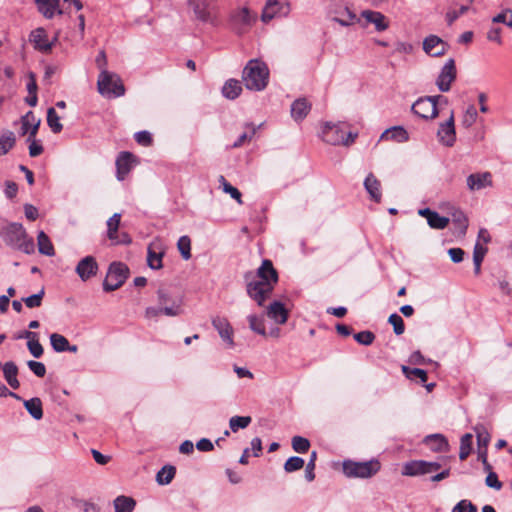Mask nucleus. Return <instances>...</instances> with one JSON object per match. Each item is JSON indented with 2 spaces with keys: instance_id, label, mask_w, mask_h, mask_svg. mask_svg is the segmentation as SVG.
I'll use <instances>...</instances> for the list:
<instances>
[{
  "instance_id": "53",
  "label": "nucleus",
  "mask_w": 512,
  "mask_h": 512,
  "mask_svg": "<svg viewBox=\"0 0 512 512\" xmlns=\"http://www.w3.org/2000/svg\"><path fill=\"white\" fill-rule=\"evenodd\" d=\"M292 448L297 453H306L310 448V442L302 436H294L292 438Z\"/></svg>"
},
{
  "instance_id": "44",
  "label": "nucleus",
  "mask_w": 512,
  "mask_h": 512,
  "mask_svg": "<svg viewBox=\"0 0 512 512\" xmlns=\"http://www.w3.org/2000/svg\"><path fill=\"white\" fill-rule=\"evenodd\" d=\"M68 340L61 334L53 333L50 335V344L55 352H65L68 348Z\"/></svg>"
},
{
  "instance_id": "4",
  "label": "nucleus",
  "mask_w": 512,
  "mask_h": 512,
  "mask_svg": "<svg viewBox=\"0 0 512 512\" xmlns=\"http://www.w3.org/2000/svg\"><path fill=\"white\" fill-rule=\"evenodd\" d=\"M358 134L346 132L345 123H326L322 129V139L331 145L349 146L354 143Z\"/></svg>"
},
{
  "instance_id": "32",
  "label": "nucleus",
  "mask_w": 512,
  "mask_h": 512,
  "mask_svg": "<svg viewBox=\"0 0 512 512\" xmlns=\"http://www.w3.org/2000/svg\"><path fill=\"white\" fill-rule=\"evenodd\" d=\"M310 108L311 106L306 99H297L291 105V116L294 120L301 121L307 116Z\"/></svg>"
},
{
  "instance_id": "2",
  "label": "nucleus",
  "mask_w": 512,
  "mask_h": 512,
  "mask_svg": "<svg viewBox=\"0 0 512 512\" xmlns=\"http://www.w3.org/2000/svg\"><path fill=\"white\" fill-rule=\"evenodd\" d=\"M0 237L4 243L25 254H33L35 252L34 240L28 235L26 229L21 223L9 222L0 230Z\"/></svg>"
},
{
  "instance_id": "7",
  "label": "nucleus",
  "mask_w": 512,
  "mask_h": 512,
  "mask_svg": "<svg viewBox=\"0 0 512 512\" xmlns=\"http://www.w3.org/2000/svg\"><path fill=\"white\" fill-rule=\"evenodd\" d=\"M380 470L377 460L367 462L344 461L343 472L347 477L369 478Z\"/></svg>"
},
{
  "instance_id": "58",
  "label": "nucleus",
  "mask_w": 512,
  "mask_h": 512,
  "mask_svg": "<svg viewBox=\"0 0 512 512\" xmlns=\"http://www.w3.org/2000/svg\"><path fill=\"white\" fill-rule=\"evenodd\" d=\"M354 339L362 345L368 346L375 340V335L371 331H361L354 335Z\"/></svg>"
},
{
  "instance_id": "51",
  "label": "nucleus",
  "mask_w": 512,
  "mask_h": 512,
  "mask_svg": "<svg viewBox=\"0 0 512 512\" xmlns=\"http://www.w3.org/2000/svg\"><path fill=\"white\" fill-rule=\"evenodd\" d=\"M486 249L479 244H476L473 251V263L475 274H479L481 270V263L484 259Z\"/></svg>"
},
{
  "instance_id": "26",
  "label": "nucleus",
  "mask_w": 512,
  "mask_h": 512,
  "mask_svg": "<svg viewBox=\"0 0 512 512\" xmlns=\"http://www.w3.org/2000/svg\"><path fill=\"white\" fill-rule=\"evenodd\" d=\"M364 187L372 200L379 203L382 198L381 183L373 173H369L364 180Z\"/></svg>"
},
{
  "instance_id": "64",
  "label": "nucleus",
  "mask_w": 512,
  "mask_h": 512,
  "mask_svg": "<svg viewBox=\"0 0 512 512\" xmlns=\"http://www.w3.org/2000/svg\"><path fill=\"white\" fill-rule=\"evenodd\" d=\"M485 483L488 487L494 488L496 490H500L502 488V483L499 481L498 476L495 472H489Z\"/></svg>"
},
{
  "instance_id": "57",
  "label": "nucleus",
  "mask_w": 512,
  "mask_h": 512,
  "mask_svg": "<svg viewBox=\"0 0 512 512\" xmlns=\"http://www.w3.org/2000/svg\"><path fill=\"white\" fill-rule=\"evenodd\" d=\"M43 296L44 289H41L39 293L23 298V301L28 308H36L41 306Z\"/></svg>"
},
{
  "instance_id": "63",
  "label": "nucleus",
  "mask_w": 512,
  "mask_h": 512,
  "mask_svg": "<svg viewBox=\"0 0 512 512\" xmlns=\"http://www.w3.org/2000/svg\"><path fill=\"white\" fill-rule=\"evenodd\" d=\"M135 140L142 146H149L152 143L151 134L148 131H139L135 134Z\"/></svg>"
},
{
  "instance_id": "36",
  "label": "nucleus",
  "mask_w": 512,
  "mask_h": 512,
  "mask_svg": "<svg viewBox=\"0 0 512 512\" xmlns=\"http://www.w3.org/2000/svg\"><path fill=\"white\" fill-rule=\"evenodd\" d=\"M164 252L156 251L154 245L150 244L147 250V264L153 270H159L162 268V258Z\"/></svg>"
},
{
  "instance_id": "23",
  "label": "nucleus",
  "mask_w": 512,
  "mask_h": 512,
  "mask_svg": "<svg viewBox=\"0 0 512 512\" xmlns=\"http://www.w3.org/2000/svg\"><path fill=\"white\" fill-rule=\"evenodd\" d=\"M267 316L277 324H284L288 319V310L280 301H274L267 308Z\"/></svg>"
},
{
  "instance_id": "45",
  "label": "nucleus",
  "mask_w": 512,
  "mask_h": 512,
  "mask_svg": "<svg viewBox=\"0 0 512 512\" xmlns=\"http://www.w3.org/2000/svg\"><path fill=\"white\" fill-rule=\"evenodd\" d=\"M474 431L476 433L479 449H487V446L490 442V434L486 428L479 424L474 427Z\"/></svg>"
},
{
  "instance_id": "40",
  "label": "nucleus",
  "mask_w": 512,
  "mask_h": 512,
  "mask_svg": "<svg viewBox=\"0 0 512 512\" xmlns=\"http://www.w3.org/2000/svg\"><path fill=\"white\" fill-rule=\"evenodd\" d=\"M175 473L176 469L174 466L166 465L158 471L156 481L160 485H167L173 480Z\"/></svg>"
},
{
  "instance_id": "9",
  "label": "nucleus",
  "mask_w": 512,
  "mask_h": 512,
  "mask_svg": "<svg viewBox=\"0 0 512 512\" xmlns=\"http://www.w3.org/2000/svg\"><path fill=\"white\" fill-rule=\"evenodd\" d=\"M257 14L247 7L237 8L230 15V25L237 34L245 33L256 21Z\"/></svg>"
},
{
  "instance_id": "22",
  "label": "nucleus",
  "mask_w": 512,
  "mask_h": 512,
  "mask_svg": "<svg viewBox=\"0 0 512 512\" xmlns=\"http://www.w3.org/2000/svg\"><path fill=\"white\" fill-rule=\"evenodd\" d=\"M133 155L130 152H121L116 159V178L123 181L132 169Z\"/></svg>"
},
{
  "instance_id": "54",
  "label": "nucleus",
  "mask_w": 512,
  "mask_h": 512,
  "mask_svg": "<svg viewBox=\"0 0 512 512\" xmlns=\"http://www.w3.org/2000/svg\"><path fill=\"white\" fill-rule=\"evenodd\" d=\"M388 322L393 326V331L396 335H402L405 331V325L402 317L397 313L389 316Z\"/></svg>"
},
{
  "instance_id": "27",
  "label": "nucleus",
  "mask_w": 512,
  "mask_h": 512,
  "mask_svg": "<svg viewBox=\"0 0 512 512\" xmlns=\"http://www.w3.org/2000/svg\"><path fill=\"white\" fill-rule=\"evenodd\" d=\"M424 443L434 452H445L449 449L446 437L442 434H431L424 438Z\"/></svg>"
},
{
  "instance_id": "16",
  "label": "nucleus",
  "mask_w": 512,
  "mask_h": 512,
  "mask_svg": "<svg viewBox=\"0 0 512 512\" xmlns=\"http://www.w3.org/2000/svg\"><path fill=\"white\" fill-rule=\"evenodd\" d=\"M437 137L441 144L451 147L455 143L456 140V132L454 126V115L451 113L450 117L444 123H441L438 131Z\"/></svg>"
},
{
  "instance_id": "12",
  "label": "nucleus",
  "mask_w": 512,
  "mask_h": 512,
  "mask_svg": "<svg viewBox=\"0 0 512 512\" xmlns=\"http://www.w3.org/2000/svg\"><path fill=\"white\" fill-rule=\"evenodd\" d=\"M182 301H172L169 306L147 307L145 317L147 319H156L160 315L175 317L182 314Z\"/></svg>"
},
{
  "instance_id": "48",
  "label": "nucleus",
  "mask_w": 512,
  "mask_h": 512,
  "mask_svg": "<svg viewBox=\"0 0 512 512\" xmlns=\"http://www.w3.org/2000/svg\"><path fill=\"white\" fill-rule=\"evenodd\" d=\"M251 421L250 416H233L229 420V426L233 432H237L239 429L246 428Z\"/></svg>"
},
{
  "instance_id": "11",
  "label": "nucleus",
  "mask_w": 512,
  "mask_h": 512,
  "mask_svg": "<svg viewBox=\"0 0 512 512\" xmlns=\"http://www.w3.org/2000/svg\"><path fill=\"white\" fill-rule=\"evenodd\" d=\"M457 69L455 60L449 58L441 68L436 79V86L441 92H448L451 89L452 83L456 80Z\"/></svg>"
},
{
  "instance_id": "41",
  "label": "nucleus",
  "mask_w": 512,
  "mask_h": 512,
  "mask_svg": "<svg viewBox=\"0 0 512 512\" xmlns=\"http://www.w3.org/2000/svg\"><path fill=\"white\" fill-rule=\"evenodd\" d=\"M450 222V218L441 216L438 212L433 211L430 214V217H428V225L433 229H444L447 227V225Z\"/></svg>"
},
{
  "instance_id": "3",
  "label": "nucleus",
  "mask_w": 512,
  "mask_h": 512,
  "mask_svg": "<svg viewBox=\"0 0 512 512\" xmlns=\"http://www.w3.org/2000/svg\"><path fill=\"white\" fill-rule=\"evenodd\" d=\"M242 81L248 90H264L269 81V69L267 65L257 59L248 61L243 69Z\"/></svg>"
},
{
  "instance_id": "6",
  "label": "nucleus",
  "mask_w": 512,
  "mask_h": 512,
  "mask_svg": "<svg viewBox=\"0 0 512 512\" xmlns=\"http://www.w3.org/2000/svg\"><path fill=\"white\" fill-rule=\"evenodd\" d=\"M129 275V268L122 262H113L110 264L106 278L103 282V289L111 292L120 288Z\"/></svg>"
},
{
  "instance_id": "33",
  "label": "nucleus",
  "mask_w": 512,
  "mask_h": 512,
  "mask_svg": "<svg viewBox=\"0 0 512 512\" xmlns=\"http://www.w3.org/2000/svg\"><path fill=\"white\" fill-rule=\"evenodd\" d=\"M242 92L241 82L236 79L227 80L222 87V94L225 98L234 100Z\"/></svg>"
},
{
  "instance_id": "30",
  "label": "nucleus",
  "mask_w": 512,
  "mask_h": 512,
  "mask_svg": "<svg viewBox=\"0 0 512 512\" xmlns=\"http://www.w3.org/2000/svg\"><path fill=\"white\" fill-rule=\"evenodd\" d=\"M193 7L194 13L198 19L208 21L211 16L210 6L212 0H189Z\"/></svg>"
},
{
  "instance_id": "39",
  "label": "nucleus",
  "mask_w": 512,
  "mask_h": 512,
  "mask_svg": "<svg viewBox=\"0 0 512 512\" xmlns=\"http://www.w3.org/2000/svg\"><path fill=\"white\" fill-rule=\"evenodd\" d=\"M120 220L121 214L115 213L107 221V236L112 242H117Z\"/></svg>"
},
{
  "instance_id": "35",
  "label": "nucleus",
  "mask_w": 512,
  "mask_h": 512,
  "mask_svg": "<svg viewBox=\"0 0 512 512\" xmlns=\"http://www.w3.org/2000/svg\"><path fill=\"white\" fill-rule=\"evenodd\" d=\"M115 512H133L136 501L129 496L120 495L113 501Z\"/></svg>"
},
{
  "instance_id": "29",
  "label": "nucleus",
  "mask_w": 512,
  "mask_h": 512,
  "mask_svg": "<svg viewBox=\"0 0 512 512\" xmlns=\"http://www.w3.org/2000/svg\"><path fill=\"white\" fill-rule=\"evenodd\" d=\"M19 338L28 339L27 347L33 357L40 358L43 355V347L38 340V335L35 332L25 331L22 335L19 336Z\"/></svg>"
},
{
  "instance_id": "46",
  "label": "nucleus",
  "mask_w": 512,
  "mask_h": 512,
  "mask_svg": "<svg viewBox=\"0 0 512 512\" xmlns=\"http://www.w3.org/2000/svg\"><path fill=\"white\" fill-rule=\"evenodd\" d=\"M472 434L466 433L461 437L460 440V450H459V458L460 460H465L472 449Z\"/></svg>"
},
{
  "instance_id": "43",
  "label": "nucleus",
  "mask_w": 512,
  "mask_h": 512,
  "mask_svg": "<svg viewBox=\"0 0 512 512\" xmlns=\"http://www.w3.org/2000/svg\"><path fill=\"white\" fill-rule=\"evenodd\" d=\"M47 124L53 133H60L63 125L60 122V117L53 107L47 110Z\"/></svg>"
},
{
  "instance_id": "8",
  "label": "nucleus",
  "mask_w": 512,
  "mask_h": 512,
  "mask_svg": "<svg viewBox=\"0 0 512 512\" xmlns=\"http://www.w3.org/2000/svg\"><path fill=\"white\" fill-rule=\"evenodd\" d=\"M442 465L436 461L412 460L404 463L402 475L416 477L436 473Z\"/></svg>"
},
{
  "instance_id": "56",
  "label": "nucleus",
  "mask_w": 512,
  "mask_h": 512,
  "mask_svg": "<svg viewBox=\"0 0 512 512\" xmlns=\"http://www.w3.org/2000/svg\"><path fill=\"white\" fill-rule=\"evenodd\" d=\"M451 512H478L477 506L474 505L470 500H460L453 508Z\"/></svg>"
},
{
  "instance_id": "5",
  "label": "nucleus",
  "mask_w": 512,
  "mask_h": 512,
  "mask_svg": "<svg viewBox=\"0 0 512 512\" xmlns=\"http://www.w3.org/2000/svg\"><path fill=\"white\" fill-rule=\"evenodd\" d=\"M98 92L107 98H118L125 94V87L120 76L109 71H102L97 81Z\"/></svg>"
},
{
  "instance_id": "50",
  "label": "nucleus",
  "mask_w": 512,
  "mask_h": 512,
  "mask_svg": "<svg viewBox=\"0 0 512 512\" xmlns=\"http://www.w3.org/2000/svg\"><path fill=\"white\" fill-rule=\"evenodd\" d=\"M403 373L406 375L407 378L413 379L418 378L422 383H425L427 381V372L420 368H409L406 366L402 367Z\"/></svg>"
},
{
  "instance_id": "15",
  "label": "nucleus",
  "mask_w": 512,
  "mask_h": 512,
  "mask_svg": "<svg viewBox=\"0 0 512 512\" xmlns=\"http://www.w3.org/2000/svg\"><path fill=\"white\" fill-rule=\"evenodd\" d=\"M290 11L289 4L278 0H267L261 18L263 22H269L276 16H286Z\"/></svg>"
},
{
  "instance_id": "47",
  "label": "nucleus",
  "mask_w": 512,
  "mask_h": 512,
  "mask_svg": "<svg viewBox=\"0 0 512 512\" xmlns=\"http://www.w3.org/2000/svg\"><path fill=\"white\" fill-rule=\"evenodd\" d=\"M177 248L184 260L191 258V239L189 236H181L177 242Z\"/></svg>"
},
{
  "instance_id": "31",
  "label": "nucleus",
  "mask_w": 512,
  "mask_h": 512,
  "mask_svg": "<svg viewBox=\"0 0 512 512\" xmlns=\"http://www.w3.org/2000/svg\"><path fill=\"white\" fill-rule=\"evenodd\" d=\"M451 221L458 236H464L468 228V219L463 211L454 209L451 212Z\"/></svg>"
},
{
  "instance_id": "34",
  "label": "nucleus",
  "mask_w": 512,
  "mask_h": 512,
  "mask_svg": "<svg viewBox=\"0 0 512 512\" xmlns=\"http://www.w3.org/2000/svg\"><path fill=\"white\" fill-rule=\"evenodd\" d=\"M37 245H38L39 253L46 255V256H54L55 255L54 246H53L50 238L44 231L38 232Z\"/></svg>"
},
{
  "instance_id": "10",
  "label": "nucleus",
  "mask_w": 512,
  "mask_h": 512,
  "mask_svg": "<svg viewBox=\"0 0 512 512\" xmlns=\"http://www.w3.org/2000/svg\"><path fill=\"white\" fill-rule=\"evenodd\" d=\"M442 98L441 95L420 97L414 102L411 110L423 119H433L438 116L437 102Z\"/></svg>"
},
{
  "instance_id": "17",
  "label": "nucleus",
  "mask_w": 512,
  "mask_h": 512,
  "mask_svg": "<svg viewBox=\"0 0 512 512\" xmlns=\"http://www.w3.org/2000/svg\"><path fill=\"white\" fill-rule=\"evenodd\" d=\"M329 17L333 22L338 23L343 27H348L354 24L357 16L347 6H337L329 11Z\"/></svg>"
},
{
  "instance_id": "25",
  "label": "nucleus",
  "mask_w": 512,
  "mask_h": 512,
  "mask_svg": "<svg viewBox=\"0 0 512 512\" xmlns=\"http://www.w3.org/2000/svg\"><path fill=\"white\" fill-rule=\"evenodd\" d=\"M361 16L369 23L375 25L377 31L381 32L389 27L386 17L378 11L364 10Z\"/></svg>"
},
{
  "instance_id": "62",
  "label": "nucleus",
  "mask_w": 512,
  "mask_h": 512,
  "mask_svg": "<svg viewBox=\"0 0 512 512\" xmlns=\"http://www.w3.org/2000/svg\"><path fill=\"white\" fill-rule=\"evenodd\" d=\"M477 116H478V113H477L476 108L473 105H470V106H468V108L466 110L463 123L467 127L472 126L476 122Z\"/></svg>"
},
{
  "instance_id": "60",
  "label": "nucleus",
  "mask_w": 512,
  "mask_h": 512,
  "mask_svg": "<svg viewBox=\"0 0 512 512\" xmlns=\"http://www.w3.org/2000/svg\"><path fill=\"white\" fill-rule=\"evenodd\" d=\"M492 21L494 23H503L508 27L512 28V11L507 9L501 12L495 17H493Z\"/></svg>"
},
{
  "instance_id": "49",
  "label": "nucleus",
  "mask_w": 512,
  "mask_h": 512,
  "mask_svg": "<svg viewBox=\"0 0 512 512\" xmlns=\"http://www.w3.org/2000/svg\"><path fill=\"white\" fill-rule=\"evenodd\" d=\"M219 182L222 185L223 191L227 194H229L233 199H235L238 203H242L241 200V192L234 186H232L230 183H228L224 176L219 177Z\"/></svg>"
},
{
  "instance_id": "13",
  "label": "nucleus",
  "mask_w": 512,
  "mask_h": 512,
  "mask_svg": "<svg viewBox=\"0 0 512 512\" xmlns=\"http://www.w3.org/2000/svg\"><path fill=\"white\" fill-rule=\"evenodd\" d=\"M56 40L57 37L50 41L47 32L41 27L34 29L29 35V41L34 48L42 53H49Z\"/></svg>"
},
{
  "instance_id": "61",
  "label": "nucleus",
  "mask_w": 512,
  "mask_h": 512,
  "mask_svg": "<svg viewBox=\"0 0 512 512\" xmlns=\"http://www.w3.org/2000/svg\"><path fill=\"white\" fill-rule=\"evenodd\" d=\"M29 369L37 376L44 377L46 374V367L42 362L29 360L27 362Z\"/></svg>"
},
{
  "instance_id": "38",
  "label": "nucleus",
  "mask_w": 512,
  "mask_h": 512,
  "mask_svg": "<svg viewBox=\"0 0 512 512\" xmlns=\"http://www.w3.org/2000/svg\"><path fill=\"white\" fill-rule=\"evenodd\" d=\"M16 143V136L12 131H5L0 136V156L6 155Z\"/></svg>"
},
{
  "instance_id": "21",
  "label": "nucleus",
  "mask_w": 512,
  "mask_h": 512,
  "mask_svg": "<svg viewBox=\"0 0 512 512\" xmlns=\"http://www.w3.org/2000/svg\"><path fill=\"white\" fill-rule=\"evenodd\" d=\"M212 325L219 333L223 341L227 342L230 347H233V328L225 317H215L212 319Z\"/></svg>"
},
{
  "instance_id": "28",
  "label": "nucleus",
  "mask_w": 512,
  "mask_h": 512,
  "mask_svg": "<svg viewBox=\"0 0 512 512\" xmlns=\"http://www.w3.org/2000/svg\"><path fill=\"white\" fill-rule=\"evenodd\" d=\"M3 376L12 389H18L20 382L17 378L18 367L13 361L5 362L2 365Z\"/></svg>"
},
{
  "instance_id": "37",
  "label": "nucleus",
  "mask_w": 512,
  "mask_h": 512,
  "mask_svg": "<svg viewBox=\"0 0 512 512\" xmlns=\"http://www.w3.org/2000/svg\"><path fill=\"white\" fill-rule=\"evenodd\" d=\"M24 406L28 413L35 419L40 420L43 417L42 402L40 398L34 397L24 401Z\"/></svg>"
},
{
  "instance_id": "59",
  "label": "nucleus",
  "mask_w": 512,
  "mask_h": 512,
  "mask_svg": "<svg viewBox=\"0 0 512 512\" xmlns=\"http://www.w3.org/2000/svg\"><path fill=\"white\" fill-rule=\"evenodd\" d=\"M27 142H29V155L31 157H37L42 154L43 146L40 141L36 140V137L30 138L27 137Z\"/></svg>"
},
{
  "instance_id": "52",
  "label": "nucleus",
  "mask_w": 512,
  "mask_h": 512,
  "mask_svg": "<svg viewBox=\"0 0 512 512\" xmlns=\"http://www.w3.org/2000/svg\"><path fill=\"white\" fill-rule=\"evenodd\" d=\"M305 462L301 457L298 456H292L287 459V461L284 464V470L287 473H292L295 471H298L303 468Z\"/></svg>"
},
{
  "instance_id": "42",
  "label": "nucleus",
  "mask_w": 512,
  "mask_h": 512,
  "mask_svg": "<svg viewBox=\"0 0 512 512\" xmlns=\"http://www.w3.org/2000/svg\"><path fill=\"white\" fill-rule=\"evenodd\" d=\"M247 320L249 322V328L252 331L262 336L266 335V328L262 317H259L256 314H250L248 315Z\"/></svg>"
},
{
  "instance_id": "24",
  "label": "nucleus",
  "mask_w": 512,
  "mask_h": 512,
  "mask_svg": "<svg viewBox=\"0 0 512 512\" xmlns=\"http://www.w3.org/2000/svg\"><path fill=\"white\" fill-rule=\"evenodd\" d=\"M409 134L402 126H393L386 129L380 136V140H391L397 143H404L408 141Z\"/></svg>"
},
{
  "instance_id": "55",
  "label": "nucleus",
  "mask_w": 512,
  "mask_h": 512,
  "mask_svg": "<svg viewBox=\"0 0 512 512\" xmlns=\"http://www.w3.org/2000/svg\"><path fill=\"white\" fill-rule=\"evenodd\" d=\"M317 460V452L316 451H312L311 454H310V459L306 465V468H305V479L308 481V482H312L314 479H315V462Z\"/></svg>"
},
{
  "instance_id": "18",
  "label": "nucleus",
  "mask_w": 512,
  "mask_h": 512,
  "mask_svg": "<svg viewBox=\"0 0 512 512\" xmlns=\"http://www.w3.org/2000/svg\"><path fill=\"white\" fill-rule=\"evenodd\" d=\"M423 50L432 57H439L446 53L447 44L440 37L430 35L423 41Z\"/></svg>"
},
{
  "instance_id": "20",
  "label": "nucleus",
  "mask_w": 512,
  "mask_h": 512,
  "mask_svg": "<svg viewBox=\"0 0 512 512\" xmlns=\"http://www.w3.org/2000/svg\"><path fill=\"white\" fill-rule=\"evenodd\" d=\"M467 187L470 191H476L492 186V174L488 171L473 173L467 177Z\"/></svg>"
},
{
  "instance_id": "19",
  "label": "nucleus",
  "mask_w": 512,
  "mask_h": 512,
  "mask_svg": "<svg viewBox=\"0 0 512 512\" xmlns=\"http://www.w3.org/2000/svg\"><path fill=\"white\" fill-rule=\"evenodd\" d=\"M41 120L35 116L32 111H28L25 115L21 117V130L20 134L22 136L28 135L32 139V137H36Z\"/></svg>"
},
{
  "instance_id": "14",
  "label": "nucleus",
  "mask_w": 512,
  "mask_h": 512,
  "mask_svg": "<svg viewBox=\"0 0 512 512\" xmlns=\"http://www.w3.org/2000/svg\"><path fill=\"white\" fill-rule=\"evenodd\" d=\"M98 268L96 259L93 256H86L78 262L75 272L82 281L86 282L97 274Z\"/></svg>"
},
{
  "instance_id": "1",
  "label": "nucleus",
  "mask_w": 512,
  "mask_h": 512,
  "mask_svg": "<svg viewBox=\"0 0 512 512\" xmlns=\"http://www.w3.org/2000/svg\"><path fill=\"white\" fill-rule=\"evenodd\" d=\"M244 279L248 296L259 306H263L278 282V273L272 262L265 259L256 273L247 272Z\"/></svg>"
}]
</instances>
